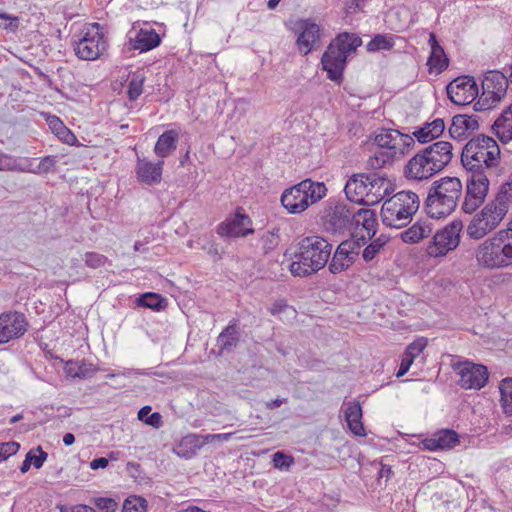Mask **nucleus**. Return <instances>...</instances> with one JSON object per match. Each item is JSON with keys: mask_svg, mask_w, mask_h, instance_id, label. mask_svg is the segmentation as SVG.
Instances as JSON below:
<instances>
[{"mask_svg": "<svg viewBox=\"0 0 512 512\" xmlns=\"http://www.w3.org/2000/svg\"><path fill=\"white\" fill-rule=\"evenodd\" d=\"M385 241L381 238H377L373 240L364 250H363V259L366 262H369L374 259V257L379 253V251L383 248Z\"/></svg>", "mask_w": 512, "mask_h": 512, "instance_id": "49", "label": "nucleus"}, {"mask_svg": "<svg viewBox=\"0 0 512 512\" xmlns=\"http://www.w3.org/2000/svg\"><path fill=\"white\" fill-rule=\"evenodd\" d=\"M84 261L88 267L95 269L102 267L106 263L107 258L96 252H87L85 254Z\"/></svg>", "mask_w": 512, "mask_h": 512, "instance_id": "51", "label": "nucleus"}, {"mask_svg": "<svg viewBox=\"0 0 512 512\" xmlns=\"http://www.w3.org/2000/svg\"><path fill=\"white\" fill-rule=\"evenodd\" d=\"M286 307V304L282 302H276L270 307L269 311L272 315H277L280 314Z\"/></svg>", "mask_w": 512, "mask_h": 512, "instance_id": "61", "label": "nucleus"}, {"mask_svg": "<svg viewBox=\"0 0 512 512\" xmlns=\"http://www.w3.org/2000/svg\"><path fill=\"white\" fill-rule=\"evenodd\" d=\"M56 163V156H46L34 167V174L48 173L55 167Z\"/></svg>", "mask_w": 512, "mask_h": 512, "instance_id": "52", "label": "nucleus"}, {"mask_svg": "<svg viewBox=\"0 0 512 512\" xmlns=\"http://www.w3.org/2000/svg\"><path fill=\"white\" fill-rule=\"evenodd\" d=\"M107 48V42L98 23L86 27L74 43L75 54L82 60H96Z\"/></svg>", "mask_w": 512, "mask_h": 512, "instance_id": "12", "label": "nucleus"}, {"mask_svg": "<svg viewBox=\"0 0 512 512\" xmlns=\"http://www.w3.org/2000/svg\"><path fill=\"white\" fill-rule=\"evenodd\" d=\"M344 417L349 430L356 436H366V431L362 423V408L358 401H351L345 404Z\"/></svg>", "mask_w": 512, "mask_h": 512, "instance_id": "25", "label": "nucleus"}, {"mask_svg": "<svg viewBox=\"0 0 512 512\" xmlns=\"http://www.w3.org/2000/svg\"><path fill=\"white\" fill-rule=\"evenodd\" d=\"M147 502L140 496H130L123 504L122 512H146Z\"/></svg>", "mask_w": 512, "mask_h": 512, "instance_id": "45", "label": "nucleus"}, {"mask_svg": "<svg viewBox=\"0 0 512 512\" xmlns=\"http://www.w3.org/2000/svg\"><path fill=\"white\" fill-rule=\"evenodd\" d=\"M422 151L438 172L442 171L451 162L453 157V146L448 141L435 142L422 149Z\"/></svg>", "mask_w": 512, "mask_h": 512, "instance_id": "22", "label": "nucleus"}, {"mask_svg": "<svg viewBox=\"0 0 512 512\" xmlns=\"http://www.w3.org/2000/svg\"><path fill=\"white\" fill-rule=\"evenodd\" d=\"M138 306L159 310L162 307L163 299L156 293H145L137 298Z\"/></svg>", "mask_w": 512, "mask_h": 512, "instance_id": "44", "label": "nucleus"}, {"mask_svg": "<svg viewBox=\"0 0 512 512\" xmlns=\"http://www.w3.org/2000/svg\"><path fill=\"white\" fill-rule=\"evenodd\" d=\"M37 451L39 453L38 455H34L32 453V465L36 469H40L43 466L44 462L46 461L48 454L45 451H43L41 446L37 447Z\"/></svg>", "mask_w": 512, "mask_h": 512, "instance_id": "56", "label": "nucleus"}, {"mask_svg": "<svg viewBox=\"0 0 512 512\" xmlns=\"http://www.w3.org/2000/svg\"><path fill=\"white\" fill-rule=\"evenodd\" d=\"M279 230L276 231H267L265 232L261 237V245L262 249L265 253H269L270 251L274 250L280 241V237L278 234Z\"/></svg>", "mask_w": 512, "mask_h": 512, "instance_id": "46", "label": "nucleus"}, {"mask_svg": "<svg viewBox=\"0 0 512 512\" xmlns=\"http://www.w3.org/2000/svg\"><path fill=\"white\" fill-rule=\"evenodd\" d=\"M160 36L153 29H140L134 38H130L132 49L149 51L160 44Z\"/></svg>", "mask_w": 512, "mask_h": 512, "instance_id": "27", "label": "nucleus"}, {"mask_svg": "<svg viewBox=\"0 0 512 512\" xmlns=\"http://www.w3.org/2000/svg\"><path fill=\"white\" fill-rule=\"evenodd\" d=\"M445 130L444 120L436 118L432 122L425 123L413 132V136L420 143H428L443 134Z\"/></svg>", "mask_w": 512, "mask_h": 512, "instance_id": "30", "label": "nucleus"}, {"mask_svg": "<svg viewBox=\"0 0 512 512\" xmlns=\"http://www.w3.org/2000/svg\"><path fill=\"white\" fill-rule=\"evenodd\" d=\"M291 31L296 37V48L303 56L318 50L322 45L323 31L321 26L311 18L296 20L291 27Z\"/></svg>", "mask_w": 512, "mask_h": 512, "instance_id": "11", "label": "nucleus"}, {"mask_svg": "<svg viewBox=\"0 0 512 512\" xmlns=\"http://www.w3.org/2000/svg\"><path fill=\"white\" fill-rule=\"evenodd\" d=\"M360 244L355 240L342 241L336 248L328 269L332 274H339L348 270L359 255Z\"/></svg>", "mask_w": 512, "mask_h": 512, "instance_id": "16", "label": "nucleus"}, {"mask_svg": "<svg viewBox=\"0 0 512 512\" xmlns=\"http://www.w3.org/2000/svg\"><path fill=\"white\" fill-rule=\"evenodd\" d=\"M362 44L361 38L354 33H340L328 45L321 57V65L327 72V78L339 83L343 78L347 59Z\"/></svg>", "mask_w": 512, "mask_h": 512, "instance_id": "7", "label": "nucleus"}, {"mask_svg": "<svg viewBox=\"0 0 512 512\" xmlns=\"http://www.w3.org/2000/svg\"><path fill=\"white\" fill-rule=\"evenodd\" d=\"M108 463V459L100 457L92 460L89 465L92 470H97L99 468H106Z\"/></svg>", "mask_w": 512, "mask_h": 512, "instance_id": "59", "label": "nucleus"}, {"mask_svg": "<svg viewBox=\"0 0 512 512\" xmlns=\"http://www.w3.org/2000/svg\"><path fill=\"white\" fill-rule=\"evenodd\" d=\"M482 86L497 91L499 95L505 97L508 88L506 75L500 71H489L482 81Z\"/></svg>", "mask_w": 512, "mask_h": 512, "instance_id": "32", "label": "nucleus"}, {"mask_svg": "<svg viewBox=\"0 0 512 512\" xmlns=\"http://www.w3.org/2000/svg\"><path fill=\"white\" fill-rule=\"evenodd\" d=\"M74 442H75V436H74L72 433H66V434L63 436V443H64L66 446H70V445H72Z\"/></svg>", "mask_w": 512, "mask_h": 512, "instance_id": "63", "label": "nucleus"}, {"mask_svg": "<svg viewBox=\"0 0 512 512\" xmlns=\"http://www.w3.org/2000/svg\"><path fill=\"white\" fill-rule=\"evenodd\" d=\"M419 206L420 200L415 192L399 191L384 201L381 208L382 222L388 227L401 228L411 221Z\"/></svg>", "mask_w": 512, "mask_h": 512, "instance_id": "9", "label": "nucleus"}, {"mask_svg": "<svg viewBox=\"0 0 512 512\" xmlns=\"http://www.w3.org/2000/svg\"><path fill=\"white\" fill-rule=\"evenodd\" d=\"M13 171L25 172V173H34V167L32 163L28 159H18L15 160V168Z\"/></svg>", "mask_w": 512, "mask_h": 512, "instance_id": "55", "label": "nucleus"}, {"mask_svg": "<svg viewBox=\"0 0 512 512\" xmlns=\"http://www.w3.org/2000/svg\"><path fill=\"white\" fill-rule=\"evenodd\" d=\"M28 326L24 314L20 312L2 313L0 315V343L4 344L20 338L26 333Z\"/></svg>", "mask_w": 512, "mask_h": 512, "instance_id": "18", "label": "nucleus"}, {"mask_svg": "<svg viewBox=\"0 0 512 512\" xmlns=\"http://www.w3.org/2000/svg\"><path fill=\"white\" fill-rule=\"evenodd\" d=\"M353 219H355L357 226H362V228L367 232L368 237L375 235L377 221L375 213L372 210L359 209L356 213H353Z\"/></svg>", "mask_w": 512, "mask_h": 512, "instance_id": "34", "label": "nucleus"}, {"mask_svg": "<svg viewBox=\"0 0 512 512\" xmlns=\"http://www.w3.org/2000/svg\"><path fill=\"white\" fill-rule=\"evenodd\" d=\"M178 133L175 130H167L163 132L155 146H154V152L158 157L166 158L170 154H172L176 148L178 143Z\"/></svg>", "mask_w": 512, "mask_h": 512, "instance_id": "31", "label": "nucleus"}, {"mask_svg": "<svg viewBox=\"0 0 512 512\" xmlns=\"http://www.w3.org/2000/svg\"><path fill=\"white\" fill-rule=\"evenodd\" d=\"M492 129L501 142L508 143L512 140V104L503 110Z\"/></svg>", "mask_w": 512, "mask_h": 512, "instance_id": "29", "label": "nucleus"}, {"mask_svg": "<svg viewBox=\"0 0 512 512\" xmlns=\"http://www.w3.org/2000/svg\"><path fill=\"white\" fill-rule=\"evenodd\" d=\"M250 226L251 220L247 215L236 213L233 217L222 222L218 226L217 232L222 237H244L253 233V229Z\"/></svg>", "mask_w": 512, "mask_h": 512, "instance_id": "21", "label": "nucleus"}, {"mask_svg": "<svg viewBox=\"0 0 512 512\" xmlns=\"http://www.w3.org/2000/svg\"><path fill=\"white\" fill-rule=\"evenodd\" d=\"M412 363H413V361L411 360V358H407L403 355L401 364H400V367H399V370H398L396 376L398 378L404 376L409 371Z\"/></svg>", "mask_w": 512, "mask_h": 512, "instance_id": "57", "label": "nucleus"}, {"mask_svg": "<svg viewBox=\"0 0 512 512\" xmlns=\"http://www.w3.org/2000/svg\"><path fill=\"white\" fill-rule=\"evenodd\" d=\"M501 405L507 415H512V378H505L499 385Z\"/></svg>", "mask_w": 512, "mask_h": 512, "instance_id": "38", "label": "nucleus"}, {"mask_svg": "<svg viewBox=\"0 0 512 512\" xmlns=\"http://www.w3.org/2000/svg\"><path fill=\"white\" fill-rule=\"evenodd\" d=\"M352 219L353 212L345 204L337 203L325 210L322 226L329 233H341L348 227Z\"/></svg>", "mask_w": 512, "mask_h": 512, "instance_id": "19", "label": "nucleus"}, {"mask_svg": "<svg viewBox=\"0 0 512 512\" xmlns=\"http://www.w3.org/2000/svg\"><path fill=\"white\" fill-rule=\"evenodd\" d=\"M46 120L52 132L66 143H71L75 140V136L64 126L63 122L57 116H48Z\"/></svg>", "mask_w": 512, "mask_h": 512, "instance_id": "39", "label": "nucleus"}, {"mask_svg": "<svg viewBox=\"0 0 512 512\" xmlns=\"http://www.w3.org/2000/svg\"><path fill=\"white\" fill-rule=\"evenodd\" d=\"M453 368L459 375L458 384L463 389H481L488 381V371L483 365L466 361L454 364Z\"/></svg>", "mask_w": 512, "mask_h": 512, "instance_id": "14", "label": "nucleus"}, {"mask_svg": "<svg viewBox=\"0 0 512 512\" xmlns=\"http://www.w3.org/2000/svg\"><path fill=\"white\" fill-rule=\"evenodd\" d=\"M466 180L464 199L461 204V210L465 214L475 213L485 202L489 192L490 175L482 173H469Z\"/></svg>", "mask_w": 512, "mask_h": 512, "instance_id": "13", "label": "nucleus"}, {"mask_svg": "<svg viewBox=\"0 0 512 512\" xmlns=\"http://www.w3.org/2000/svg\"><path fill=\"white\" fill-rule=\"evenodd\" d=\"M500 161V147L490 136L478 135L463 147L461 163L468 173L492 175Z\"/></svg>", "mask_w": 512, "mask_h": 512, "instance_id": "3", "label": "nucleus"}, {"mask_svg": "<svg viewBox=\"0 0 512 512\" xmlns=\"http://www.w3.org/2000/svg\"><path fill=\"white\" fill-rule=\"evenodd\" d=\"M19 448L20 444L15 441L0 443V462H3L10 456L15 455Z\"/></svg>", "mask_w": 512, "mask_h": 512, "instance_id": "50", "label": "nucleus"}, {"mask_svg": "<svg viewBox=\"0 0 512 512\" xmlns=\"http://www.w3.org/2000/svg\"><path fill=\"white\" fill-rule=\"evenodd\" d=\"M449 99L456 105H467L478 95V86L471 76L454 79L446 88Z\"/></svg>", "mask_w": 512, "mask_h": 512, "instance_id": "17", "label": "nucleus"}, {"mask_svg": "<svg viewBox=\"0 0 512 512\" xmlns=\"http://www.w3.org/2000/svg\"><path fill=\"white\" fill-rule=\"evenodd\" d=\"M390 181L377 174H356L346 183L347 198L357 204L373 206L380 203L390 193Z\"/></svg>", "mask_w": 512, "mask_h": 512, "instance_id": "8", "label": "nucleus"}, {"mask_svg": "<svg viewBox=\"0 0 512 512\" xmlns=\"http://www.w3.org/2000/svg\"><path fill=\"white\" fill-rule=\"evenodd\" d=\"M459 224L448 225L433 236V241L427 246V253L431 257H440L454 250L460 242Z\"/></svg>", "mask_w": 512, "mask_h": 512, "instance_id": "15", "label": "nucleus"}, {"mask_svg": "<svg viewBox=\"0 0 512 512\" xmlns=\"http://www.w3.org/2000/svg\"><path fill=\"white\" fill-rule=\"evenodd\" d=\"M326 193L327 188L324 183L305 179L284 190L281 203L290 214H300L324 198Z\"/></svg>", "mask_w": 512, "mask_h": 512, "instance_id": "10", "label": "nucleus"}, {"mask_svg": "<svg viewBox=\"0 0 512 512\" xmlns=\"http://www.w3.org/2000/svg\"><path fill=\"white\" fill-rule=\"evenodd\" d=\"M429 45L431 48V54L428 58L427 64L429 65L431 71L441 73L448 67V59L443 48L438 43L434 33H431L429 36Z\"/></svg>", "mask_w": 512, "mask_h": 512, "instance_id": "28", "label": "nucleus"}, {"mask_svg": "<svg viewBox=\"0 0 512 512\" xmlns=\"http://www.w3.org/2000/svg\"><path fill=\"white\" fill-rule=\"evenodd\" d=\"M75 512H96L92 507L81 505L76 508Z\"/></svg>", "mask_w": 512, "mask_h": 512, "instance_id": "64", "label": "nucleus"}, {"mask_svg": "<svg viewBox=\"0 0 512 512\" xmlns=\"http://www.w3.org/2000/svg\"><path fill=\"white\" fill-rule=\"evenodd\" d=\"M463 194V185L457 177H443L429 189L425 210L430 218L440 219L450 215Z\"/></svg>", "mask_w": 512, "mask_h": 512, "instance_id": "6", "label": "nucleus"}, {"mask_svg": "<svg viewBox=\"0 0 512 512\" xmlns=\"http://www.w3.org/2000/svg\"><path fill=\"white\" fill-rule=\"evenodd\" d=\"M512 205V183L501 185L493 199L473 213L466 226V235L472 240H482L495 232L505 219Z\"/></svg>", "mask_w": 512, "mask_h": 512, "instance_id": "1", "label": "nucleus"}, {"mask_svg": "<svg viewBox=\"0 0 512 512\" xmlns=\"http://www.w3.org/2000/svg\"><path fill=\"white\" fill-rule=\"evenodd\" d=\"M95 504L100 510H106L107 512H113L117 507V502L114 499L105 497L96 499Z\"/></svg>", "mask_w": 512, "mask_h": 512, "instance_id": "53", "label": "nucleus"}, {"mask_svg": "<svg viewBox=\"0 0 512 512\" xmlns=\"http://www.w3.org/2000/svg\"><path fill=\"white\" fill-rule=\"evenodd\" d=\"M433 230L434 227L431 219H419L410 228L401 233V238L405 243H417L429 237Z\"/></svg>", "mask_w": 512, "mask_h": 512, "instance_id": "26", "label": "nucleus"}, {"mask_svg": "<svg viewBox=\"0 0 512 512\" xmlns=\"http://www.w3.org/2000/svg\"><path fill=\"white\" fill-rule=\"evenodd\" d=\"M395 45L392 36L385 34H377L367 44L366 48L369 52H376L380 50H390Z\"/></svg>", "mask_w": 512, "mask_h": 512, "instance_id": "40", "label": "nucleus"}, {"mask_svg": "<svg viewBox=\"0 0 512 512\" xmlns=\"http://www.w3.org/2000/svg\"><path fill=\"white\" fill-rule=\"evenodd\" d=\"M422 444H423V447L426 450H430V451L440 450V447L438 446V443H437V436H436V434H434L430 438L424 439L422 441Z\"/></svg>", "mask_w": 512, "mask_h": 512, "instance_id": "58", "label": "nucleus"}, {"mask_svg": "<svg viewBox=\"0 0 512 512\" xmlns=\"http://www.w3.org/2000/svg\"><path fill=\"white\" fill-rule=\"evenodd\" d=\"M145 76L142 73H134L128 83L127 96L130 101H135L143 92Z\"/></svg>", "mask_w": 512, "mask_h": 512, "instance_id": "41", "label": "nucleus"}, {"mask_svg": "<svg viewBox=\"0 0 512 512\" xmlns=\"http://www.w3.org/2000/svg\"><path fill=\"white\" fill-rule=\"evenodd\" d=\"M238 330L235 323L229 324L218 336L217 342L223 351H231L238 343Z\"/></svg>", "mask_w": 512, "mask_h": 512, "instance_id": "36", "label": "nucleus"}, {"mask_svg": "<svg viewBox=\"0 0 512 512\" xmlns=\"http://www.w3.org/2000/svg\"><path fill=\"white\" fill-rule=\"evenodd\" d=\"M15 160L16 158L11 155L0 153V171H13Z\"/></svg>", "mask_w": 512, "mask_h": 512, "instance_id": "54", "label": "nucleus"}, {"mask_svg": "<svg viewBox=\"0 0 512 512\" xmlns=\"http://www.w3.org/2000/svg\"><path fill=\"white\" fill-rule=\"evenodd\" d=\"M234 435L235 432L191 435L187 437L186 440L189 441V443L194 444V446L197 447L198 449H200L208 443L229 441Z\"/></svg>", "mask_w": 512, "mask_h": 512, "instance_id": "37", "label": "nucleus"}, {"mask_svg": "<svg viewBox=\"0 0 512 512\" xmlns=\"http://www.w3.org/2000/svg\"><path fill=\"white\" fill-rule=\"evenodd\" d=\"M284 402H286V399L277 398L275 400L267 402L266 403V408H268V409H275V408L280 407Z\"/></svg>", "mask_w": 512, "mask_h": 512, "instance_id": "62", "label": "nucleus"}, {"mask_svg": "<svg viewBox=\"0 0 512 512\" xmlns=\"http://www.w3.org/2000/svg\"><path fill=\"white\" fill-rule=\"evenodd\" d=\"M426 346L427 340L424 337L417 338L407 346L403 355L407 358H411V360L414 361V359L423 352Z\"/></svg>", "mask_w": 512, "mask_h": 512, "instance_id": "47", "label": "nucleus"}, {"mask_svg": "<svg viewBox=\"0 0 512 512\" xmlns=\"http://www.w3.org/2000/svg\"><path fill=\"white\" fill-rule=\"evenodd\" d=\"M64 371L67 376L73 378H89L96 370L92 364L85 361L70 360L66 363Z\"/></svg>", "mask_w": 512, "mask_h": 512, "instance_id": "35", "label": "nucleus"}, {"mask_svg": "<svg viewBox=\"0 0 512 512\" xmlns=\"http://www.w3.org/2000/svg\"><path fill=\"white\" fill-rule=\"evenodd\" d=\"M439 173L421 150L408 160L403 169V175L407 180L422 182Z\"/></svg>", "mask_w": 512, "mask_h": 512, "instance_id": "20", "label": "nucleus"}, {"mask_svg": "<svg viewBox=\"0 0 512 512\" xmlns=\"http://www.w3.org/2000/svg\"><path fill=\"white\" fill-rule=\"evenodd\" d=\"M479 129V117L475 114H458L452 118L449 134L453 139L462 140Z\"/></svg>", "mask_w": 512, "mask_h": 512, "instance_id": "23", "label": "nucleus"}, {"mask_svg": "<svg viewBox=\"0 0 512 512\" xmlns=\"http://www.w3.org/2000/svg\"><path fill=\"white\" fill-rule=\"evenodd\" d=\"M163 165L162 160L154 163L147 159H138L135 168L137 179L148 185L160 183Z\"/></svg>", "mask_w": 512, "mask_h": 512, "instance_id": "24", "label": "nucleus"}, {"mask_svg": "<svg viewBox=\"0 0 512 512\" xmlns=\"http://www.w3.org/2000/svg\"><path fill=\"white\" fill-rule=\"evenodd\" d=\"M475 259L480 267L489 270L512 266V228L508 226L484 239L475 250Z\"/></svg>", "mask_w": 512, "mask_h": 512, "instance_id": "5", "label": "nucleus"}, {"mask_svg": "<svg viewBox=\"0 0 512 512\" xmlns=\"http://www.w3.org/2000/svg\"><path fill=\"white\" fill-rule=\"evenodd\" d=\"M374 143L377 149L367 160V166L377 170L392 165L414 146V138L395 129H382L376 133Z\"/></svg>", "mask_w": 512, "mask_h": 512, "instance_id": "4", "label": "nucleus"}, {"mask_svg": "<svg viewBox=\"0 0 512 512\" xmlns=\"http://www.w3.org/2000/svg\"><path fill=\"white\" fill-rule=\"evenodd\" d=\"M435 434L440 450L451 449L459 443L458 434L453 430H441Z\"/></svg>", "mask_w": 512, "mask_h": 512, "instance_id": "42", "label": "nucleus"}, {"mask_svg": "<svg viewBox=\"0 0 512 512\" xmlns=\"http://www.w3.org/2000/svg\"><path fill=\"white\" fill-rule=\"evenodd\" d=\"M331 251L332 244L323 237L312 235L303 238L298 243V252L289 265L291 274L307 277L318 272L328 263Z\"/></svg>", "mask_w": 512, "mask_h": 512, "instance_id": "2", "label": "nucleus"}, {"mask_svg": "<svg viewBox=\"0 0 512 512\" xmlns=\"http://www.w3.org/2000/svg\"><path fill=\"white\" fill-rule=\"evenodd\" d=\"M294 458L284 452L277 451L273 454L272 463L276 469H289L294 464Z\"/></svg>", "mask_w": 512, "mask_h": 512, "instance_id": "48", "label": "nucleus"}, {"mask_svg": "<svg viewBox=\"0 0 512 512\" xmlns=\"http://www.w3.org/2000/svg\"><path fill=\"white\" fill-rule=\"evenodd\" d=\"M151 407L144 406L138 411V419L154 428H160L163 424L162 416L158 412L150 413Z\"/></svg>", "mask_w": 512, "mask_h": 512, "instance_id": "43", "label": "nucleus"}, {"mask_svg": "<svg viewBox=\"0 0 512 512\" xmlns=\"http://www.w3.org/2000/svg\"><path fill=\"white\" fill-rule=\"evenodd\" d=\"M504 97L499 95L497 91L490 90L482 86V94L474 104L475 111H486L496 107Z\"/></svg>", "mask_w": 512, "mask_h": 512, "instance_id": "33", "label": "nucleus"}, {"mask_svg": "<svg viewBox=\"0 0 512 512\" xmlns=\"http://www.w3.org/2000/svg\"><path fill=\"white\" fill-rule=\"evenodd\" d=\"M31 465H32V451H30L26 454L25 460L23 461V463L20 467V471L22 473H26L30 469Z\"/></svg>", "mask_w": 512, "mask_h": 512, "instance_id": "60", "label": "nucleus"}]
</instances>
